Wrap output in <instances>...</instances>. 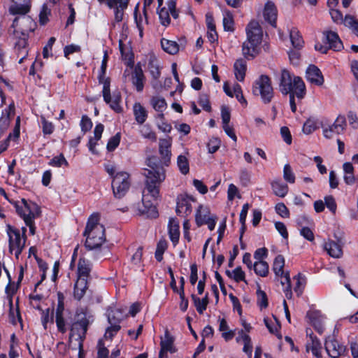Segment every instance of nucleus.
Instances as JSON below:
<instances>
[{
	"instance_id": "31",
	"label": "nucleus",
	"mask_w": 358,
	"mask_h": 358,
	"mask_svg": "<svg viewBox=\"0 0 358 358\" xmlns=\"http://www.w3.org/2000/svg\"><path fill=\"white\" fill-rule=\"evenodd\" d=\"M179 224L178 222L173 218L169 220V234L171 241L176 245L179 241L180 237V231H179Z\"/></svg>"
},
{
	"instance_id": "51",
	"label": "nucleus",
	"mask_w": 358,
	"mask_h": 358,
	"mask_svg": "<svg viewBox=\"0 0 358 358\" xmlns=\"http://www.w3.org/2000/svg\"><path fill=\"white\" fill-rule=\"evenodd\" d=\"M167 248V243L165 240H160L157 245L155 258L158 262L163 259V254Z\"/></svg>"
},
{
	"instance_id": "44",
	"label": "nucleus",
	"mask_w": 358,
	"mask_h": 358,
	"mask_svg": "<svg viewBox=\"0 0 358 358\" xmlns=\"http://www.w3.org/2000/svg\"><path fill=\"white\" fill-rule=\"evenodd\" d=\"M223 26L225 31H234V19L231 13L229 10L224 12L223 17Z\"/></svg>"
},
{
	"instance_id": "2",
	"label": "nucleus",
	"mask_w": 358,
	"mask_h": 358,
	"mask_svg": "<svg viewBox=\"0 0 358 358\" xmlns=\"http://www.w3.org/2000/svg\"><path fill=\"white\" fill-rule=\"evenodd\" d=\"M99 213L91 215L83 233L87 236L85 245L90 250L99 248L106 241L105 228L99 223Z\"/></svg>"
},
{
	"instance_id": "57",
	"label": "nucleus",
	"mask_w": 358,
	"mask_h": 358,
	"mask_svg": "<svg viewBox=\"0 0 358 358\" xmlns=\"http://www.w3.org/2000/svg\"><path fill=\"white\" fill-rule=\"evenodd\" d=\"M55 322L58 331L62 334H64L66 331V328L63 313H55Z\"/></svg>"
},
{
	"instance_id": "61",
	"label": "nucleus",
	"mask_w": 358,
	"mask_h": 358,
	"mask_svg": "<svg viewBox=\"0 0 358 358\" xmlns=\"http://www.w3.org/2000/svg\"><path fill=\"white\" fill-rule=\"evenodd\" d=\"M199 104L203 108V109L207 112L211 111V106L208 96L206 94H202L199 98Z\"/></svg>"
},
{
	"instance_id": "48",
	"label": "nucleus",
	"mask_w": 358,
	"mask_h": 358,
	"mask_svg": "<svg viewBox=\"0 0 358 358\" xmlns=\"http://www.w3.org/2000/svg\"><path fill=\"white\" fill-rule=\"evenodd\" d=\"M121 95L119 92H114L113 97L111 96L110 103L108 104L110 107L115 112L120 113L122 111V107L120 106Z\"/></svg>"
},
{
	"instance_id": "21",
	"label": "nucleus",
	"mask_w": 358,
	"mask_h": 358,
	"mask_svg": "<svg viewBox=\"0 0 358 358\" xmlns=\"http://www.w3.org/2000/svg\"><path fill=\"white\" fill-rule=\"evenodd\" d=\"M88 289V281L85 278H77L73 287V297L77 301H80Z\"/></svg>"
},
{
	"instance_id": "39",
	"label": "nucleus",
	"mask_w": 358,
	"mask_h": 358,
	"mask_svg": "<svg viewBox=\"0 0 358 358\" xmlns=\"http://www.w3.org/2000/svg\"><path fill=\"white\" fill-rule=\"evenodd\" d=\"M294 280H296V285L294 288V290L296 292V295L298 296H300L302 294L303 289L305 288V285L306 283V278L301 273H299L298 275L294 277Z\"/></svg>"
},
{
	"instance_id": "53",
	"label": "nucleus",
	"mask_w": 358,
	"mask_h": 358,
	"mask_svg": "<svg viewBox=\"0 0 358 358\" xmlns=\"http://www.w3.org/2000/svg\"><path fill=\"white\" fill-rule=\"evenodd\" d=\"M283 178L289 183L293 184L295 182V175L289 164L284 166Z\"/></svg>"
},
{
	"instance_id": "22",
	"label": "nucleus",
	"mask_w": 358,
	"mask_h": 358,
	"mask_svg": "<svg viewBox=\"0 0 358 358\" xmlns=\"http://www.w3.org/2000/svg\"><path fill=\"white\" fill-rule=\"evenodd\" d=\"M91 270L90 262L85 258H80L78 263V278H85L88 281Z\"/></svg>"
},
{
	"instance_id": "32",
	"label": "nucleus",
	"mask_w": 358,
	"mask_h": 358,
	"mask_svg": "<svg viewBox=\"0 0 358 358\" xmlns=\"http://www.w3.org/2000/svg\"><path fill=\"white\" fill-rule=\"evenodd\" d=\"M108 321L111 325L119 324L124 318L125 315L120 309H110L107 311Z\"/></svg>"
},
{
	"instance_id": "4",
	"label": "nucleus",
	"mask_w": 358,
	"mask_h": 358,
	"mask_svg": "<svg viewBox=\"0 0 358 358\" xmlns=\"http://www.w3.org/2000/svg\"><path fill=\"white\" fill-rule=\"evenodd\" d=\"M27 13H17L13 14V15H19L13 20L11 27L13 28V34L15 38L20 40H27L29 33L33 32L37 26L31 17L26 15Z\"/></svg>"
},
{
	"instance_id": "41",
	"label": "nucleus",
	"mask_w": 358,
	"mask_h": 358,
	"mask_svg": "<svg viewBox=\"0 0 358 358\" xmlns=\"http://www.w3.org/2000/svg\"><path fill=\"white\" fill-rule=\"evenodd\" d=\"M255 273L262 277H265L268 273V264L264 261L256 262L253 265Z\"/></svg>"
},
{
	"instance_id": "26",
	"label": "nucleus",
	"mask_w": 358,
	"mask_h": 358,
	"mask_svg": "<svg viewBox=\"0 0 358 358\" xmlns=\"http://www.w3.org/2000/svg\"><path fill=\"white\" fill-rule=\"evenodd\" d=\"M324 250L334 258H340L343 255L342 246L333 241H329L324 245Z\"/></svg>"
},
{
	"instance_id": "47",
	"label": "nucleus",
	"mask_w": 358,
	"mask_h": 358,
	"mask_svg": "<svg viewBox=\"0 0 358 358\" xmlns=\"http://www.w3.org/2000/svg\"><path fill=\"white\" fill-rule=\"evenodd\" d=\"M238 334H241V338L244 342L243 350L248 355L249 357H250L252 351L250 337L248 334H244L243 330H241Z\"/></svg>"
},
{
	"instance_id": "49",
	"label": "nucleus",
	"mask_w": 358,
	"mask_h": 358,
	"mask_svg": "<svg viewBox=\"0 0 358 358\" xmlns=\"http://www.w3.org/2000/svg\"><path fill=\"white\" fill-rule=\"evenodd\" d=\"M103 84V100L106 103H110L111 101V94H110V78L107 77L106 80H104Z\"/></svg>"
},
{
	"instance_id": "55",
	"label": "nucleus",
	"mask_w": 358,
	"mask_h": 358,
	"mask_svg": "<svg viewBox=\"0 0 358 358\" xmlns=\"http://www.w3.org/2000/svg\"><path fill=\"white\" fill-rule=\"evenodd\" d=\"M48 164L52 166L60 167L63 164L66 166H69V163L65 159L63 154L54 157L49 162Z\"/></svg>"
},
{
	"instance_id": "58",
	"label": "nucleus",
	"mask_w": 358,
	"mask_h": 358,
	"mask_svg": "<svg viewBox=\"0 0 358 358\" xmlns=\"http://www.w3.org/2000/svg\"><path fill=\"white\" fill-rule=\"evenodd\" d=\"M148 69L154 79L157 80L160 77L161 73L159 67L155 60H150L149 62Z\"/></svg>"
},
{
	"instance_id": "62",
	"label": "nucleus",
	"mask_w": 358,
	"mask_h": 358,
	"mask_svg": "<svg viewBox=\"0 0 358 358\" xmlns=\"http://www.w3.org/2000/svg\"><path fill=\"white\" fill-rule=\"evenodd\" d=\"M97 358H108L109 351L105 347L104 343L102 339L99 340L97 343Z\"/></svg>"
},
{
	"instance_id": "43",
	"label": "nucleus",
	"mask_w": 358,
	"mask_h": 358,
	"mask_svg": "<svg viewBox=\"0 0 358 358\" xmlns=\"http://www.w3.org/2000/svg\"><path fill=\"white\" fill-rule=\"evenodd\" d=\"M153 108L158 112H163L166 108L165 99L160 96H153L150 100Z\"/></svg>"
},
{
	"instance_id": "25",
	"label": "nucleus",
	"mask_w": 358,
	"mask_h": 358,
	"mask_svg": "<svg viewBox=\"0 0 358 358\" xmlns=\"http://www.w3.org/2000/svg\"><path fill=\"white\" fill-rule=\"evenodd\" d=\"M234 69L236 78L241 82L243 81L247 71L246 61L243 58L236 59L234 64Z\"/></svg>"
},
{
	"instance_id": "12",
	"label": "nucleus",
	"mask_w": 358,
	"mask_h": 358,
	"mask_svg": "<svg viewBox=\"0 0 358 358\" xmlns=\"http://www.w3.org/2000/svg\"><path fill=\"white\" fill-rule=\"evenodd\" d=\"M325 349L330 357L338 358L345 352V346L340 344L334 336H329L325 341Z\"/></svg>"
},
{
	"instance_id": "9",
	"label": "nucleus",
	"mask_w": 358,
	"mask_h": 358,
	"mask_svg": "<svg viewBox=\"0 0 358 358\" xmlns=\"http://www.w3.org/2000/svg\"><path fill=\"white\" fill-rule=\"evenodd\" d=\"M295 91L289 92V104L291 110L293 113L296 110V104L295 103V96L299 99H302L306 95V85L301 77H296L294 79Z\"/></svg>"
},
{
	"instance_id": "38",
	"label": "nucleus",
	"mask_w": 358,
	"mask_h": 358,
	"mask_svg": "<svg viewBox=\"0 0 358 358\" xmlns=\"http://www.w3.org/2000/svg\"><path fill=\"white\" fill-rule=\"evenodd\" d=\"M306 347L311 348V351L315 357H320L322 345L320 340L313 334H310V343H308Z\"/></svg>"
},
{
	"instance_id": "23",
	"label": "nucleus",
	"mask_w": 358,
	"mask_h": 358,
	"mask_svg": "<svg viewBox=\"0 0 358 358\" xmlns=\"http://www.w3.org/2000/svg\"><path fill=\"white\" fill-rule=\"evenodd\" d=\"M22 203L24 206H19L17 203H15V207L17 214L25 221V218L31 217V210H32L33 205L38 206L36 203L33 202H28L26 199H22Z\"/></svg>"
},
{
	"instance_id": "6",
	"label": "nucleus",
	"mask_w": 358,
	"mask_h": 358,
	"mask_svg": "<svg viewBox=\"0 0 358 358\" xmlns=\"http://www.w3.org/2000/svg\"><path fill=\"white\" fill-rule=\"evenodd\" d=\"M252 92L255 95H260L264 103H268L273 97V89L271 78L266 75H262L253 85Z\"/></svg>"
},
{
	"instance_id": "34",
	"label": "nucleus",
	"mask_w": 358,
	"mask_h": 358,
	"mask_svg": "<svg viewBox=\"0 0 358 358\" xmlns=\"http://www.w3.org/2000/svg\"><path fill=\"white\" fill-rule=\"evenodd\" d=\"M133 110L136 121L140 124H143L148 117L146 109L140 103H136Z\"/></svg>"
},
{
	"instance_id": "60",
	"label": "nucleus",
	"mask_w": 358,
	"mask_h": 358,
	"mask_svg": "<svg viewBox=\"0 0 358 358\" xmlns=\"http://www.w3.org/2000/svg\"><path fill=\"white\" fill-rule=\"evenodd\" d=\"M120 134L117 133L115 136H112L108 143H107V150L109 152L113 151L120 144Z\"/></svg>"
},
{
	"instance_id": "1",
	"label": "nucleus",
	"mask_w": 358,
	"mask_h": 358,
	"mask_svg": "<svg viewBox=\"0 0 358 358\" xmlns=\"http://www.w3.org/2000/svg\"><path fill=\"white\" fill-rule=\"evenodd\" d=\"M158 158L152 156L148 159V166L150 169H144L143 174L145 177V187L143 192L142 202L143 209L142 213L150 218L158 217V211L156 206L151 199L156 200L159 196V187L166 178L165 170L159 166Z\"/></svg>"
},
{
	"instance_id": "63",
	"label": "nucleus",
	"mask_w": 358,
	"mask_h": 358,
	"mask_svg": "<svg viewBox=\"0 0 358 358\" xmlns=\"http://www.w3.org/2000/svg\"><path fill=\"white\" fill-rule=\"evenodd\" d=\"M220 141L217 138H212L207 144L208 150L210 153H215L220 148Z\"/></svg>"
},
{
	"instance_id": "45",
	"label": "nucleus",
	"mask_w": 358,
	"mask_h": 358,
	"mask_svg": "<svg viewBox=\"0 0 358 358\" xmlns=\"http://www.w3.org/2000/svg\"><path fill=\"white\" fill-rule=\"evenodd\" d=\"M177 164L181 173L186 175L189 173V162L184 155H179L177 159Z\"/></svg>"
},
{
	"instance_id": "7",
	"label": "nucleus",
	"mask_w": 358,
	"mask_h": 358,
	"mask_svg": "<svg viewBox=\"0 0 358 358\" xmlns=\"http://www.w3.org/2000/svg\"><path fill=\"white\" fill-rule=\"evenodd\" d=\"M129 175L127 172L121 171L113 176L112 189L115 197L122 198L130 187Z\"/></svg>"
},
{
	"instance_id": "18",
	"label": "nucleus",
	"mask_w": 358,
	"mask_h": 358,
	"mask_svg": "<svg viewBox=\"0 0 358 358\" xmlns=\"http://www.w3.org/2000/svg\"><path fill=\"white\" fill-rule=\"evenodd\" d=\"M277 8L272 1H268L264 6V17L271 26L276 27Z\"/></svg>"
},
{
	"instance_id": "17",
	"label": "nucleus",
	"mask_w": 358,
	"mask_h": 358,
	"mask_svg": "<svg viewBox=\"0 0 358 358\" xmlns=\"http://www.w3.org/2000/svg\"><path fill=\"white\" fill-rule=\"evenodd\" d=\"M133 85L138 92H141L144 87L145 76L140 64H137L131 75Z\"/></svg>"
},
{
	"instance_id": "46",
	"label": "nucleus",
	"mask_w": 358,
	"mask_h": 358,
	"mask_svg": "<svg viewBox=\"0 0 358 358\" xmlns=\"http://www.w3.org/2000/svg\"><path fill=\"white\" fill-rule=\"evenodd\" d=\"M53 313L54 310L50 311V308H47L45 310H42L41 323L44 329H48V323L50 322L53 323Z\"/></svg>"
},
{
	"instance_id": "36",
	"label": "nucleus",
	"mask_w": 358,
	"mask_h": 358,
	"mask_svg": "<svg viewBox=\"0 0 358 358\" xmlns=\"http://www.w3.org/2000/svg\"><path fill=\"white\" fill-rule=\"evenodd\" d=\"M289 37L294 48L299 50L303 46V40L297 29L292 28L290 30Z\"/></svg>"
},
{
	"instance_id": "30",
	"label": "nucleus",
	"mask_w": 358,
	"mask_h": 358,
	"mask_svg": "<svg viewBox=\"0 0 358 358\" xmlns=\"http://www.w3.org/2000/svg\"><path fill=\"white\" fill-rule=\"evenodd\" d=\"M104 127L102 124L99 123L96 125L94 130V137L90 138L89 141V150L93 153L96 154L97 152L95 150V146L97 141L101 139L102 133L103 131Z\"/></svg>"
},
{
	"instance_id": "37",
	"label": "nucleus",
	"mask_w": 358,
	"mask_h": 358,
	"mask_svg": "<svg viewBox=\"0 0 358 358\" xmlns=\"http://www.w3.org/2000/svg\"><path fill=\"white\" fill-rule=\"evenodd\" d=\"M285 266V259L282 255H278L273 262V270L277 276H280L285 278V274L283 268Z\"/></svg>"
},
{
	"instance_id": "52",
	"label": "nucleus",
	"mask_w": 358,
	"mask_h": 358,
	"mask_svg": "<svg viewBox=\"0 0 358 358\" xmlns=\"http://www.w3.org/2000/svg\"><path fill=\"white\" fill-rule=\"evenodd\" d=\"M257 305L261 309L266 308L268 306V298L265 292L262 291L260 287L257 290Z\"/></svg>"
},
{
	"instance_id": "56",
	"label": "nucleus",
	"mask_w": 358,
	"mask_h": 358,
	"mask_svg": "<svg viewBox=\"0 0 358 358\" xmlns=\"http://www.w3.org/2000/svg\"><path fill=\"white\" fill-rule=\"evenodd\" d=\"M287 283V287L284 289V292L287 299H290L292 297V286H291V279L289 277V273L287 271L285 274V281H281V284L284 285Z\"/></svg>"
},
{
	"instance_id": "54",
	"label": "nucleus",
	"mask_w": 358,
	"mask_h": 358,
	"mask_svg": "<svg viewBox=\"0 0 358 358\" xmlns=\"http://www.w3.org/2000/svg\"><path fill=\"white\" fill-rule=\"evenodd\" d=\"M140 132L142 136L144 137L145 138L150 139L154 142L157 141L156 134L153 131H152V129L148 124L143 125L141 127Z\"/></svg>"
},
{
	"instance_id": "8",
	"label": "nucleus",
	"mask_w": 358,
	"mask_h": 358,
	"mask_svg": "<svg viewBox=\"0 0 358 358\" xmlns=\"http://www.w3.org/2000/svg\"><path fill=\"white\" fill-rule=\"evenodd\" d=\"M294 76L288 70L284 69L281 71L278 78L279 90L283 95H287L289 92L295 91Z\"/></svg>"
},
{
	"instance_id": "3",
	"label": "nucleus",
	"mask_w": 358,
	"mask_h": 358,
	"mask_svg": "<svg viewBox=\"0 0 358 358\" xmlns=\"http://www.w3.org/2000/svg\"><path fill=\"white\" fill-rule=\"evenodd\" d=\"M247 41L243 43V55L247 59L254 58L256 49L261 43L263 32L259 22L252 20L246 27Z\"/></svg>"
},
{
	"instance_id": "64",
	"label": "nucleus",
	"mask_w": 358,
	"mask_h": 358,
	"mask_svg": "<svg viewBox=\"0 0 358 358\" xmlns=\"http://www.w3.org/2000/svg\"><path fill=\"white\" fill-rule=\"evenodd\" d=\"M121 56L128 66L133 67L134 64V55L129 50H125L124 52H121Z\"/></svg>"
},
{
	"instance_id": "42",
	"label": "nucleus",
	"mask_w": 358,
	"mask_h": 358,
	"mask_svg": "<svg viewBox=\"0 0 358 358\" xmlns=\"http://www.w3.org/2000/svg\"><path fill=\"white\" fill-rule=\"evenodd\" d=\"M27 40H20L16 42L15 49L17 57H27L28 55V50L27 48Z\"/></svg>"
},
{
	"instance_id": "33",
	"label": "nucleus",
	"mask_w": 358,
	"mask_h": 358,
	"mask_svg": "<svg viewBox=\"0 0 358 358\" xmlns=\"http://www.w3.org/2000/svg\"><path fill=\"white\" fill-rule=\"evenodd\" d=\"M129 0H117L114 8L115 20L120 22L123 20L124 10L127 9Z\"/></svg>"
},
{
	"instance_id": "27",
	"label": "nucleus",
	"mask_w": 358,
	"mask_h": 358,
	"mask_svg": "<svg viewBox=\"0 0 358 358\" xmlns=\"http://www.w3.org/2000/svg\"><path fill=\"white\" fill-rule=\"evenodd\" d=\"M273 194L279 197H285L289 191L288 185L281 181V180H275L271 182Z\"/></svg>"
},
{
	"instance_id": "5",
	"label": "nucleus",
	"mask_w": 358,
	"mask_h": 358,
	"mask_svg": "<svg viewBox=\"0 0 358 358\" xmlns=\"http://www.w3.org/2000/svg\"><path fill=\"white\" fill-rule=\"evenodd\" d=\"M6 234L8 237V250L10 254L14 252L15 258L18 259L25 248L26 240L21 236L19 229L10 225H6Z\"/></svg>"
},
{
	"instance_id": "50",
	"label": "nucleus",
	"mask_w": 358,
	"mask_h": 358,
	"mask_svg": "<svg viewBox=\"0 0 358 358\" xmlns=\"http://www.w3.org/2000/svg\"><path fill=\"white\" fill-rule=\"evenodd\" d=\"M169 13L170 12L165 7L157 10V13L159 15L161 24L165 27L169 25L171 22Z\"/></svg>"
},
{
	"instance_id": "10",
	"label": "nucleus",
	"mask_w": 358,
	"mask_h": 358,
	"mask_svg": "<svg viewBox=\"0 0 358 358\" xmlns=\"http://www.w3.org/2000/svg\"><path fill=\"white\" fill-rule=\"evenodd\" d=\"M90 324V319L84 315L81 318L78 319L73 324L69 334V339L74 336L75 331L78 336V340H81L83 342L85 339L86 334L88 329V327Z\"/></svg>"
},
{
	"instance_id": "19",
	"label": "nucleus",
	"mask_w": 358,
	"mask_h": 358,
	"mask_svg": "<svg viewBox=\"0 0 358 358\" xmlns=\"http://www.w3.org/2000/svg\"><path fill=\"white\" fill-rule=\"evenodd\" d=\"M180 44L173 41L162 38L161 40V45L162 49L170 55H175L179 51L180 45L185 47L186 41L185 38L180 39Z\"/></svg>"
},
{
	"instance_id": "11",
	"label": "nucleus",
	"mask_w": 358,
	"mask_h": 358,
	"mask_svg": "<svg viewBox=\"0 0 358 358\" xmlns=\"http://www.w3.org/2000/svg\"><path fill=\"white\" fill-rule=\"evenodd\" d=\"M194 201V199L187 194L178 195L177 197L176 213L182 216L189 215L192 210V203Z\"/></svg>"
},
{
	"instance_id": "16",
	"label": "nucleus",
	"mask_w": 358,
	"mask_h": 358,
	"mask_svg": "<svg viewBox=\"0 0 358 358\" xmlns=\"http://www.w3.org/2000/svg\"><path fill=\"white\" fill-rule=\"evenodd\" d=\"M3 268H4L5 271L6 272L8 278V280H9V283H8V285L6 287V292L10 296V299H9V306H10L9 317H10L11 323L13 324H16V321H15V315H14V313H13V299H12V296L17 292V289H18L19 286H17V285L16 287H15L14 285H11V278H10L9 272H8V271L5 267Z\"/></svg>"
},
{
	"instance_id": "20",
	"label": "nucleus",
	"mask_w": 358,
	"mask_h": 358,
	"mask_svg": "<svg viewBox=\"0 0 358 358\" xmlns=\"http://www.w3.org/2000/svg\"><path fill=\"white\" fill-rule=\"evenodd\" d=\"M13 4L9 8L10 14L17 13H29L31 8V0H11Z\"/></svg>"
},
{
	"instance_id": "14",
	"label": "nucleus",
	"mask_w": 358,
	"mask_h": 358,
	"mask_svg": "<svg viewBox=\"0 0 358 358\" xmlns=\"http://www.w3.org/2000/svg\"><path fill=\"white\" fill-rule=\"evenodd\" d=\"M171 140L170 138L159 140V152L161 155L162 160L163 161L164 164L166 166H169L171 160Z\"/></svg>"
},
{
	"instance_id": "35",
	"label": "nucleus",
	"mask_w": 358,
	"mask_h": 358,
	"mask_svg": "<svg viewBox=\"0 0 358 358\" xmlns=\"http://www.w3.org/2000/svg\"><path fill=\"white\" fill-rule=\"evenodd\" d=\"M191 298L194 302V304L196 307L197 312L199 314H203V311L206 310L207 306L209 303L208 294L206 293L205 296L202 299H200L194 294L191 295Z\"/></svg>"
},
{
	"instance_id": "28",
	"label": "nucleus",
	"mask_w": 358,
	"mask_h": 358,
	"mask_svg": "<svg viewBox=\"0 0 358 358\" xmlns=\"http://www.w3.org/2000/svg\"><path fill=\"white\" fill-rule=\"evenodd\" d=\"M210 210L207 207L199 205L195 215L196 224L198 227L205 224L208 218H211Z\"/></svg>"
},
{
	"instance_id": "24",
	"label": "nucleus",
	"mask_w": 358,
	"mask_h": 358,
	"mask_svg": "<svg viewBox=\"0 0 358 358\" xmlns=\"http://www.w3.org/2000/svg\"><path fill=\"white\" fill-rule=\"evenodd\" d=\"M174 337L169 334L168 330H166L164 337L161 338V349L171 353L176 352L177 349L174 346Z\"/></svg>"
},
{
	"instance_id": "13",
	"label": "nucleus",
	"mask_w": 358,
	"mask_h": 358,
	"mask_svg": "<svg viewBox=\"0 0 358 358\" xmlns=\"http://www.w3.org/2000/svg\"><path fill=\"white\" fill-rule=\"evenodd\" d=\"M306 78L311 83L320 86L324 83L321 71L315 65H310L306 72Z\"/></svg>"
},
{
	"instance_id": "15",
	"label": "nucleus",
	"mask_w": 358,
	"mask_h": 358,
	"mask_svg": "<svg viewBox=\"0 0 358 358\" xmlns=\"http://www.w3.org/2000/svg\"><path fill=\"white\" fill-rule=\"evenodd\" d=\"M326 43L329 44V48L334 51H340L343 48V45L338 34L332 31L324 32Z\"/></svg>"
},
{
	"instance_id": "40",
	"label": "nucleus",
	"mask_w": 358,
	"mask_h": 358,
	"mask_svg": "<svg viewBox=\"0 0 358 358\" xmlns=\"http://www.w3.org/2000/svg\"><path fill=\"white\" fill-rule=\"evenodd\" d=\"M346 120L345 116L338 115L334 124L331 126L334 131V134H341L346 128Z\"/></svg>"
},
{
	"instance_id": "29",
	"label": "nucleus",
	"mask_w": 358,
	"mask_h": 358,
	"mask_svg": "<svg viewBox=\"0 0 358 358\" xmlns=\"http://www.w3.org/2000/svg\"><path fill=\"white\" fill-rule=\"evenodd\" d=\"M34 208L31 210V217L25 218V224L29 228V233L31 235H34L36 233V227L34 223V219L38 217L41 215V209L38 206H32Z\"/></svg>"
},
{
	"instance_id": "59",
	"label": "nucleus",
	"mask_w": 358,
	"mask_h": 358,
	"mask_svg": "<svg viewBox=\"0 0 358 358\" xmlns=\"http://www.w3.org/2000/svg\"><path fill=\"white\" fill-rule=\"evenodd\" d=\"M51 11L45 4H43L39 14V22L41 25H45L48 22V16Z\"/></svg>"
}]
</instances>
